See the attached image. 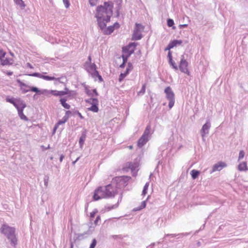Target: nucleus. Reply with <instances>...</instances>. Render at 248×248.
<instances>
[{"label":"nucleus","mask_w":248,"mask_h":248,"mask_svg":"<svg viewBox=\"0 0 248 248\" xmlns=\"http://www.w3.org/2000/svg\"><path fill=\"white\" fill-rule=\"evenodd\" d=\"M244 155H245L244 152L242 150L240 151L239 152V154L238 159L240 160V159H241L242 158H243L244 156Z\"/></svg>","instance_id":"41"},{"label":"nucleus","mask_w":248,"mask_h":248,"mask_svg":"<svg viewBox=\"0 0 248 248\" xmlns=\"http://www.w3.org/2000/svg\"><path fill=\"white\" fill-rule=\"evenodd\" d=\"M48 180H49V177L47 175H46L44 178V184L46 186H47L48 185Z\"/></svg>","instance_id":"38"},{"label":"nucleus","mask_w":248,"mask_h":248,"mask_svg":"<svg viewBox=\"0 0 248 248\" xmlns=\"http://www.w3.org/2000/svg\"><path fill=\"white\" fill-rule=\"evenodd\" d=\"M147 190H146V189H143V191H142V194L143 195H145L147 193Z\"/></svg>","instance_id":"54"},{"label":"nucleus","mask_w":248,"mask_h":248,"mask_svg":"<svg viewBox=\"0 0 248 248\" xmlns=\"http://www.w3.org/2000/svg\"><path fill=\"white\" fill-rule=\"evenodd\" d=\"M0 232L6 236L12 246L16 247L17 244V238L15 234L14 228L4 224L0 228Z\"/></svg>","instance_id":"2"},{"label":"nucleus","mask_w":248,"mask_h":248,"mask_svg":"<svg viewBox=\"0 0 248 248\" xmlns=\"http://www.w3.org/2000/svg\"><path fill=\"white\" fill-rule=\"evenodd\" d=\"M6 100L7 102H9L10 103H12L13 105L15 104V103L16 102V100H14V98H8V97L6 98Z\"/></svg>","instance_id":"40"},{"label":"nucleus","mask_w":248,"mask_h":248,"mask_svg":"<svg viewBox=\"0 0 248 248\" xmlns=\"http://www.w3.org/2000/svg\"><path fill=\"white\" fill-rule=\"evenodd\" d=\"M23 109H21L20 110H18V115L21 119L24 120L25 121H28V118L23 113Z\"/></svg>","instance_id":"27"},{"label":"nucleus","mask_w":248,"mask_h":248,"mask_svg":"<svg viewBox=\"0 0 248 248\" xmlns=\"http://www.w3.org/2000/svg\"><path fill=\"white\" fill-rule=\"evenodd\" d=\"M64 157V156L62 155H61L60 158V162H62V160H63V158Z\"/></svg>","instance_id":"61"},{"label":"nucleus","mask_w":248,"mask_h":248,"mask_svg":"<svg viewBox=\"0 0 248 248\" xmlns=\"http://www.w3.org/2000/svg\"><path fill=\"white\" fill-rule=\"evenodd\" d=\"M98 104V101L95 100V103H93V104H92V106L88 108L89 110L92 111L94 112H97L98 111V108L97 105Z\"/></svg>","instance_id":"19"},{"label":"nucleus","mask_w":248,"mask_h":248,"mask_svg":"<svg viewBox=\"0 0 248 248\" xmlns=\"http://www.w3.org/2000/svg\"><path fill=\"white\" fill-rule=\"evenodd\" d=\"M146 84H144L140 91L138 93V95H143L145 92Z\"/></svg>","instance_id":"31"},{"label":"nucleus","mask_w":248,"mask_h":248,"mask_svg":"<svg viewBox=\"0 0 248 248\" xmlns=\"http://www.w3.org/2000/svg\"><path fill=\"white\" fill-rule=\"evenodd\" d=\"M41 78H43L46 80H55L58 81H59L60 83H63V82L62 81H61V79H62L61 78H56L54 77H50L48 76H44L42 75V77H41Z\"/></svg>","instance_id":"18"},{"label":"nucleus","mask_w":248,"mask_h":248,"mask_svg":"<svg viewBox=\"0 0 248 248\" xmlns=\"http://www.w3.org/2000/svg\"><path fill=\"white\" fill-rule=\"evenodd\" d=\"M144 30V27L140 24L136 23V27L134 30L132 39L138 40L141 38V32Z\"/></svg>","instance_id":"5"},{"label":"nucleus","mask_w":248,"mask_h":248,"mask_svg":"<svg viewBox=\"0 0 248 248\" xmlns=\"http://www.w3.org/2000/svg\"><path fill=\"white\" fill-rule=\"evenodd\" d=\"M210 127L211 124L209 121H207V122L202 126V127L201 130V133L203 140H204V137L205 135L208 134Z\"/></svg>","instance_id":"12"},{"label":"nucleus","mask_w":248,"mask_h":248,"mask_svg":"<svg viewBox=\"0 0 248 248\" xmlns=\"http://www.w3.org/2000/svg\"><path fill=\"white\" fill-rule=\"evenodd\" d=\"M128 179L129 178L128 177H125L124 178L121 179V182H124L125 181V179L128 180Z\"/></svg>","instance_id":"52"},{"label":"nucleus","mask_w":248,"mask_h":248,"mask_svg":"<svg viewBox=\"0 0 248 248\" xmlns=\"http://www.w3.org/2000/svg\"><path fill=\"white\" fill-rule=\"evenodd\" d=\"M29 76L31 77H36L39 78H41V77H42V75L38 73H33L32 74H30Z\"/></svg>","instance_id":"37"},{"label":"nucleus","mask_w":248,"mask_h":248,"mask_svg":"<svg viewBox=\"0 0 248 248\" xmlns=\"http://www.w3.org/2000/svg\"><path fill=\"white\" fill-rule=\"evenodd\" d=\"M12 74H13L12 72H7V75H12Z\"/></svg>","instance_id":"64"},{"label":"nucleus","mask_w":248,"mask_h":248,"mask_svg":"<svg viewBox=\"0 0 248 248\" xmlns=\"http://www.w3.org/2000/svg\"><path fill=\"white\" fill-rule=\"evenodd\" d=\"M138 163L137 162H127L125 164V167L124 168V170H127V169H130L131 171L134 174L136 173L138 167Z\"/></svg>","instance_id":"10"},{"label":"nucleus","mask_w":248,"mask_h":248,"mask_svg":"<svg viewBox=\"0 0 248 248\" xmlns=\"http://www.w3.org/2000/svg\"><path fill=\"white\" fill-rule=\"evenodd\" d=\"M95 213H96V212H92L91 213V217H94Z\"/></svg>","instance_id":"55"},{"label":"nucleus","mask_w":248,"mask_h":248,"mask_svg":"<svg viewBox=\"0 0 248 248\" xmlns=\"http://www.w3.org/2000/svg\"><path fill=\"white\" fill-rule=\"evenodd\" d=\"M146 206V201H143L142 202H141V204L140 206V207L139 208H135L134 209V210L135 211H139V210H140L144 208H145Z\"/></svg>","instance_id":"32"},{"label":"nucleus","mask_w":248,"mask_h":248,"mask_svg":"<svg viewBox=\"0 0 248 248\" xmlns=\"http://www.w3.org/2000/svg\"><path fill=\"white\" fill-rule=\"evenodd\" d=\"M104 191L106 192V194H108L107 195V198L114 197L115 195V193L114 191V190L112 188L111 185H108L104 187Z\"/></svg>","instance_id":"13"},{"label":"nucleus","mask_w":248,"mask_h":248,"mask_svg":"<svg viewBox=\"0 0 248 248\" xmlns=\"http://www.w3.org/2000/svg\"><path fill=\"white\" fill-rule=\"evenodd\" d=\"M190 174L192 178L193 179H196L200 174V171L195 170H193L191 171Z\"/></svg>","instance_id":"25"},{"label":"nucleus","mask_w":248,"mask_h":248,"mask_svg":"<svg viewBox=\"0 0 248 248\" xmlns=\"http://www.w3.org/2000/svg\"><path fill=\"white\" fill-rule=\"evenodd\" d=\"M17 82L19 83L21 88L25 87H29V86L26 85V84L23 83L22 81H21L19 79H17Z\"/></svg>","instance_id":"36"},{"label":"nucleus","mask_w":248,"mask_h":248,"mask_svg":"<svg viewBox=\"0 0 248 248\" xmlns=\"http://www.w3.org/2000/svg\"><path fill=\"white\" fill-rule=\"evenodd\" d=\"M150 130L151 126L150 125H147L142 135L149 139L150 135H151Z\"/></svg>","instance_id":"23"},{"label":"nucleus","mask_w":248,"mask_h":248,"mask_svg":"<svg viewBox=\"0 0 248 248\" xmlns=\"http://www.w3.org/2000/svg\"><path fill=\"white\" fill-rule=\"evenodd\" d=\"M95 100H98L96 98H90L86 100V102L91 104H93V103H95Z\"/></svg>","instance_id":"42"},{"label":"nucleus","mask_w":248,"mask_h":248,"mask_svg":"<svg viewBox=\"0 0 248 248\" xmlns=\"http://www.w3.org/2000/svg\"><path fill=\"white\" fill-rule=\"evenodd\" d=\"M187 26V24H181L179 25V27L181 29L182 28L186 27Z\"/></svg>","instance_id":"50"},{"label":"nucleus","mask_w":248,"mask_h":248,"mask_svg":"<svg viewBox=\"0 0 248 248\" xmlns=\"http://www.w3.org/2000/svg\"><path fill=\"white\" fill-rule=\"evenodd\" d=\"M166 94V98L169 100V107L171 108L173 107L174 104V93L171 90L170 87H167L164 91Z\"/></svg>","instance_id":"4"},{"label":"nucleus","mask_w":248,"mask_h":248,"mask_svg":"<svg viewBox=\"0 0 248 248\" xmlns=\"http://www.w3.org/2000/svg\"><path fill=\"white\" fill-rule=\"evenodd\" d=\"M168 56V57L169 58V60H170V59H172V56H171V54L170 53V52H169Z\"/></svg>","instance_id":"57"},{"label":"nucleus","mask_w":248,"mask_h":248,"mask_svg":"<svg viewBox=\"0 0 248 248\" xmlns=\"http://www.w3.org/2000/svg\"><path fill=\"white\" fill-rule=\"evenodd\" d=\"M63 2L66 8H68L69 7L70 3L68 0H63Z\"/></svg>","instance_id":"43"},{"label":"nucleus","mask_w":248,"mask_h":248,"mask_svg":"<svg viewBox=\"0 0 248 248\" xmlns=\"http://www.w3.org/2000/svg\"><path fill=\"white\" fill-rule=\"evenodd\" d=\"M188 62L185 59L184 55L181 56V61L179 65V68L181 72L187 75L189 74V72L187 68Z\"/></svg>","instance_id":"7"},{"label":"nucleus","mask_w":248,"mask_h":248,"mask_svg":"<svg viewBox=\"0 0 248 248\" xmlns=\"http://www.w3.org/2000/svg\"><path fill=\"white\" fill-rule=\"evenodd\" d=\"M135 46V44L133 43L130 44L127 47L123 48V51L125 54L122 55L123 63H125L126 62L128 57L134 52Z\"/></svg>","instance_id":"3"},{"label":"nucleus","mask_w":248,"mask_h":248,"mask_svg":"<svg viewBox=\"0 0 248 248\" xmlns=\"http://www.w3.org/2000/svg\"><path fill=\"white\" fill-rule=\"evenodd\" d=\"M51 93V90H47L46 89H43L41 90L40 94H45L47 96Z\"/></svg>","instance_id":"29"},{"label":"nucleus","mask_w":248,"mask_h":248,"mask_svg":"<svg viewBox=\"0 0 248 248\" xmlns=\"http://www.w3.org/2000/svg\"><path fill=\"white\" fill-rule=\"evenodd\" d=\"M226 166L227 164H226V163L222 161H219L213 165L212 167V170L211 171V173L216 171H220L223 168L226 167Z\"/></svg>","instance_id":"11"},{"label":"nucleus","mask_w":248,"mask_h":248,"mask_svg":"<svg viewBox=\"0 0 248 248\" xmlns=\"http://www.w3.org/2000/svg\"><path fill=\"white\" fill-rule=\"evenodd\" d=\"M104 191V187H99L94 191L93 198L94 200L97 201L102 198H106L108 194Z\"/></svg>","instance_id":"6"},{"label":"nucleus","mask_w":248,"mask_h":248,"mask_svg":"<svg viewBox=\"0 0 248 248\" xmlns=\"http://www.w3.org/2000/svg\"><path fill=\"white\" fill-rule=\"evenodd\" d=\"M98 0H89V2L91 6H94L96 5Z\"/></svg>","instance_id":"45"},{"label":"nucleus","mask_w":248,"mask_h":248,"mask_svg":"<svg viewBox=\"0 0 248 248\" xmlns=\"http://www.w3.org/2000/svg\"><path fill=\"white\" fill-rule=\"evenodd\" d=\"M167 25L169 27H172V29H175V27H173V25H174V22L172 19H168L167 20Z\"/></svg>","instance_id":"34"},{"label":"nucleus","mask_w":248,"mask_h":248,"mask_svg":"<svg viewBox=\"0 0 248 248\" xmlns=\"http://www.w3.org/2000/svg\"><path fill=\"white\" fill-rule=\"evenodd\" d=\"M124 65H125V63H123L122 64L120 65V67L121 68H123V67H124Z\"/></svg>","instance_id":"63"},{"label":"nucleus","mask_w":248,"mask_h":248,"mask_svg":"<svg viewBox=\"0 0 248 248\" xmlns=\"http://www.w3.org/2000/svg\"><path fill=\"white\" fill-rule=\"evenodd\" d=\"M28 88L30 89V90L32 92H34L38 93V94H40L41 90H39L38 88L35 87H28Z\"/></svg>","instance_id":"30"},{"label":"nucleus","mask_w":248,"mask_h":248,"mask_svg":"<svg viewBox=\"0 0 248 248\" xmlns=\"http://www.w3.org/2000/svg\"><path fill=\"white\" fill-rule=\"evenodd\" d=\"M130 71V69H126V71L124 73H121L120 75L119 81L121 82L122 80L128 75Z\"/></svg>","instance_id":"24"},{"label":"nucleus","mask_w":248,"mask_h":248,"mask_svg":"<svg viewBox=\"0 0 248 248\" xmlns=\"http://www.w3.org/2000/svg\"><path fill=\"white\" fill-rule=\"evenodd\" d=\"M92 77L93 78L98 77L99 80L101 81L103 80V78H102V77L98 73V75H93Z\"/></svg>","instance_id":"46"},{"label":"nucleus","mask_w":248,"mask_h":248,"mask_svg":"<svg viewBox=\"0 0 248 248\" xmlns=\"http://www.w3.org/2000/svg\"><path fill=\"white\" fill-rule=\"evenodd\" d=\"M15 2L19 5L22 8H24L25 7V4L22 0H14Z\"/></svg>","instance_id":"28"},{"label":"nucleus","mask_w":248,"mask_h":248,"mask_svg":"<svg viewBox=\"0 0 248 248\" xmlns=\"http://www.w3.org/2000/svg\"><path fill=\"white\" fill-rule=\"evenodd\" d=\"M78 116L81 118V119H83L84 117L82 116V115H81V114L80 113H79V112H78Z\"/></svg>","instance_id":"58"},{"label":"nucleus","mask_w":248,"mask_h":248,"mask_svg":"<svg viewBox=\"0 0 248 248\" xmlns=\"http://www.w3.org/2000/svg\"><path fill=\"white\" fill-rule=\"evenodd\" d=\"M182 43V40H174L169 44V48H172L178 45H181Z\"/></svg>","instance_id":"20"},{"label":"nucleus","mask_w":248,"mask_h":248,"mask_svg":"<svg viewBox=\"0 0 248 248\" xmlns=\"http://www.w3.org/2000/svg\"><path fill=\"white\" fill-rule=\"evenodd\" d=\"M58 126V125H57V124L54 126V127L53 128V132L54 133L55 132L56 130L57 129Z\"/></svg>","instance_id":"59"},{"label":"nucleus","mask_w":248,"mask_h":248,"mask_svg":"<svg viewBox=\"0 0 248 248\" xmlns=\"http://www.w3.org/2000/svg\"><path fill=\"white\" fill-rule=\"evenodd\" d=\"M155 243H153L152 244H151L150 245H149L147 248H153L154 246H155Z\"/></svg>","instance_id":"62"},{"label":"nucleus","mask_w":248,"mask_h":248,"mask_svg":"<svg viewBox=\"0 0 248 248\" xmlns=\"http://www.w3.org/2000/svg\"><path fill=\"white\" fill-rule=\"evenodd\" d=\"M238 169L240 171H244L247 170V166L246 162L240 163L238 166Z\"/></svg>","instance_id":"22"},{"label":"nucleus","mask_w":248,"mask_h":248,"mask_svg":"<svg viewBox=\"0 0 248 248\" xmlns=\"http://www.w3.org/2000/svg\"><path fill=\"white\" fill-rule=\"evenodd\" d=\"M96 240L95 239H93L92 241V243H91L90 248H94L96 245Z\"/></svg>","instance_id":"39"},{"label":"nucleus","mask_w":248,"mask_h":248,"mask_svg":"<svg viewBox=\"0 0 248 248\" xmlns=\"http://www.w3.org/2000/svg\"><path fill=\"white\" fill-rule=\"evenodd\" d=\"M169 62L174 69L176 70H178V67L175 62L172 60V59H170Z\"/></svg>","instance_id":"33"},{"label":"nucleus","mask_w":248,"mask_h":248,"mask_svg":"<svg viewBox=\"0 0 248 248\" xmlns=\"http://www.w3.org/2000/svg\"><path fill=\"white\" fill-rule=\"evenodd\" d=\"M107 22H105V26L103 28H100V29L102 30L103 32L105 34H110L111 33H112L114 31V27H116L117 28L119 27V24L117 23H116L114 24L113 26H110L108 27V28H106V23Z\"/></svg>","instance_id":"9"},{"label":"nucleus","mask_w":248,"mask_h":248,"mask_svg":"<svg viewBox=\"0 0 248 248\" xmlns=\"http://www.w3.org/2000/svg\"><path fill=\"white\" fill-rule=\"evenodd\" d=\"M65 91H58L56 90H51V93L54 96H62L68 94V89L65 88Z\"/></svg>","instance_id":"15"},{"label":"nucleus","mask_w":248,"mask_h":248,"mask_svg":"<svg viewBox=\"0 0 248 248\" xmlns=\"http://www.w3.org/2000/svg\"><path fill=\"white\" fill-rule=\"evenodd\" d=\"M93 92L96 96H97L98 95L96 89H93Z\"/></svg>","instance_id":"53"},{"label":"nucleus","mask_w":248,"mask_h":248,"mask_svg":"<svg viewBox=\"0 0 248 248\" xmlns=\"http://www.w3.org/2000/svg\"><path fill=\"white\" fill-rule=\"evenodd\" d=\"M85 66L87 71L93 76V75H98V71L96 70V66L95 63H89L86 62Z\"/></svg>","instance_id":"8"},{"label":"nucleus","mask_w":248,"mask_h":248,"mask_svg":"<svg viewBox=\"0 0 248 248\" xmlns=\"http://www.w3.org/2000/svg\"><path fill=\"white\" fill-rule=\"evenodd\" d=\"M71 114V112L69 110H67L65 112V116L63 117L64 118H66V120H68V118H69V117L70 116V115Z\"/></svg>","instance_id":"44"},{"label":"nucleus","mask_w":248,"mask_h":248,"mask_svg":"<svg viewBox=\"0 0 248 248\" xmlns=\"http://www.w3.org/2000/svg\"><path fill=\"white\" fill-rule=\"evenodd\" d=\"M112 15V5L108 2H105L104 5L98 6L96 9L95 17L100 28L105 26V22H108Z\"/></svg>","instance_id":"1"},{"label":"nucleus","mask_w":248,"mask_h":248,"mask_svg":"<svg viewBox=\"0 0 248 248\" xmlns=\"http://www.w3.org/2000/svg\"><path fill=\"white\" fill-rule=\"evenodd\" d=\"M99 220H100V217L99 216H98L96 218V220H95V223H97V221Z\"/></svg>","instance_id":"56"},{"label":"nucleus","mask_w":248,"mask_h":248,"mask_svg":"<svg viewBox=\"0 0 248 248\" xmlns=\"http://www.w3.org/2000/svg\"><path fill=\"white\" fill-rule=\"evenodd\" d=\"M149 183H146V184L144 186L143 189L147 190L148 188V186H149Z\"/></svg>","instance_id":"51"},{"label":"nucleus","mask_w":248,"mask_h":248,"mask_svg":"<svg viewBox=\"0 0 248 248\" xmlns=\"http://www.w3.org/2000/svg\"><path fill=\"white\" fill-rule=\"evenodd\" d=\"M14 106L17 108V111L21 109H24L26 107L24 102L20 99H16V102Z\"/></svg>","instance_id":"14"},{"label":"nucleus","mask_w":248,"mask_h":248,"mask_svg":"<svg viewBox=\"0 0 248 248\" xmlns=\"http://www.w3.org/2000/svg\"><path fill=\"white\" fill-rule=\"evenodd\" d=\"M149 139L144 136L142 135L140 139L138 140V145L139 147H142L148 141Z\"/></svg>","instance_id":"17"},{"label":"nucleus","mask_w":248,"mask_h":248,"mask_svg":"<svg viewBox=\"0 0 248 248\" xmlns=\"http://www.w3.org/2000/svg\"><path fill=\"white\" fill-rule=\"evenodd\" d=\"M67 121V120H66V118L63 117L62 120H59L58 121V122L57 123V124L58 125L63 124H64Z\"/></svg>","instance_id":"35"},{"label":"nucleus","mask_w":248,"mask_h":248,"mask_svg":"<svg viewBox=\"0 0 248 248\" xmlns=\"http://www.w3.org/2000/svg\"><path fill=\"white\" fill-rule=\"evenodd\" d=\"M86 135L85 133V132H83L82 133V135H81V137H80V139H79V145H80V147L81 148H82V146L83 145L84 141H85V139H86Z\"/></svg>","instance_id":"21"},{"label":"nucleus","mask_w":248,"mask_h":248,"mask_svg":"<svg viewBox=\"0 0 248 248\" xmlns=\"http://www.w3.org/2000/svg\"><path fill=\"white\" fill-rule=\"evenodd\" d=\"M66 100L64 98H62L60 100V102L61 103L62 105L66 109H69L70 108V106L66 103Z\"/></svg>","instance_id":"26"},{"label":"nucleus","mask_w":248,"mask_h":248,"mask_svg":"<svg viewBox=\"0 0 248 248\" xmlns=\"http://www.w3.org/2000/svg\"><path fill=\"white\" fill-rule=\"evenodd\" d=\"M6 53L4 52L0 48V58L4 57Z\"/></svg>","instance_id":"47"},{"label":"nucleus","mask_w":248,"mask_h":248,"mask_svg":"<svg viewBox=\"0 0 248 248\" xmlns=\"http://www.w3.org/2000/svg\"><path fill=\"white\" fill-rule=\"evenodd\" d=\"M4 57L0 58V64L4 66L11 65L13 63V60L12 59L6 58L5 59H4Z\"/></svg>","instance_id":"16"},{"label":"nucleus","mask_w":248,"mask_h":248,"mask_svg":"<svg viewBox=\"0 0 248 248\" xmlns=\"http://www.w3.org/2000/svg\"><path fill=\"white\" fill-rule=\"evenodd\" d=\"M26 87H23L21 88L23 93H26L30 91L29 89H26Z\"/></svg>","instance_id":"48"},{"label":"nucleus","mask_w":248,"mask_h":248,"mask_svg":"<svg viewBox=\"0 0 248 248\" xmlns=\"http://www.w3.org/2000/svg\"><path fill=\"white\" fill-rule=\"evenodd\" d=\"M87 62H88L89 63H91V56H89L88 57V61H87Z\"/></svg>","instance_id":"60"},{"label":"nucleus","mask_w":248,"mask_h":248,"mask_svg":"<svg viewBox=\"0 0 248 248\" xmlns=\"http://www.w3.org/2000/svg\"><path fill=\"white\" fill-rule=\"evenodd\" d=\"M133 68L132 65L131 63H128V67L126 69H130V71H131Z\"/></svg>","instance_id":"49"}]
</instances>
